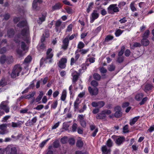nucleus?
Here are the masks:
<instances>
[{"label":"nucleus","instance_id":"obj_1","mask_svg":"<svg viewBox=\"0 0 154 154\" xmlns=\"http://www.w3.org/2000/svg\"><path fill=\"white\" fill-rule=\"evenodd\" d=\"M17 26L20 28L24 27V28L21 31L20 34H18L15 36L14 41L16 43H19L20 42V39L22 38L26 43H29L30 39L29 28L26 21L20 22Z\"/></svg>","mask_w":154,"mask_h":154},{"label":"nucleus","instance_id":"obj_2","mask_svg":"<svg viewBox=\"0 0 154 154\" xmlns=\"http://www.w3.org/2000/svg\"><path fill=\"white\" fill-rule=\"evenodd\" d=\"M22 69V67L20 65L17 64L15 65L10 75L11 77L12 78H15L19 76Z\"/></svg>","mask_w":154,"mask_h":154},{"label":"nucleus","instance_id":"obj_3","mask_svg":"<svg viewBox=\"0 0 154 154\" xmlns=\"http://www.w3.org/2000/svg\"><path fill=\"white\" fill-rule=\"evenodd\" d=\"M116 4H113L110 5L107 8L108 12L111 14H113L114 13L119 11V8L117 6Z\"/></svg>","mask_w":154,"mask_h":154},{"label":"nucleus","instance_id":"obj_4","mask_svg":"<svg viewBox=\"0 0 154 154\" xmlns=\"http://www.w3.org/2000/svg\"><path fill=\"white\" fill-rule=\"evenodd\" d=\"M8 102L7 101H2L0 104V109H2L5 112L8 113L9 112L10 108L8 106Z\"/></svg>","mask_w":154,"mask_h":154},{"label":"nucleus","instance_id":"obj_5","mask_svg":"<svg viewBox=\"0 0 154 154\" xmlns=\"http://www.w3.org/2000/svg\"><path fill=\"white\" fill-rule=\"evenodd\" d=\"M67 59L66 58H62L59 61L57 65L61 69H64L66 66Z\"/></svg>","mask_w":154,"mask_h":154},{"label":"nucleus","instance_id":"obj_6","mask_svg":"<svg viewBox=\"0 0 154 154\" xmlns=\"http://www.w3.org/2000/svg\"><path fill=\"white\" fill-rule=\"evenodd\" d=\"M115 112L114 114V116L117 118L121 117L122 115V113L121 112V109L120 106H117L114 109Z\"/></svg>","mask_w":154,"mask_h":154},{"label":"nucleus","instance_id":"obj_7","mask_svg":"<svg viewBox=\"0 0 154 154\" xmlns=\"http://www.w3.org/2000/svg\"><path fill=\"white\" fill-rule=\"evenodd\" d=\"M7 151H8L10 154H17V149L16 148L12 145H9L6 148Z\"/></svg>","mask_w":154,"mask_h":154},{"label":"nucleus","instance_id":"obj_8","mask_svg":"<svg viewBox=\"0 0 154 154\" xmlns=\"http://www.w3.org/2000/svg\"><path fill=\"white\" fill-rule=\"evenodd\" d=\"M52 51V49L51 48L48 49L46 52V59H49V62L51 63L52 62V60L51 59L53 56V54L52 53H51Z\"/></svg>","mask_w":154,"mask_h":154},{"label":"nucleus","instance_id":"obj_9","mask_svg":"<svg viewBox=\"0 0 154 154\" xmlns=\"http://www.w3.org/2000/svg\"><path fill=\"white\" fill-rule=\"evenodd\" d=\"M37 120L36 116L34 117L31 120H28L26 123L25 125L27 126H32L33 125Z\"/></svg>","mask_w":154,"mask_h":154},{"label":"nucleus","instance_id":"obj_10","mask_svg":"<svg viewBox=\"0 0 154 154\" xmlns=\"http://www.w3.org/2000/svg\"><path fill=\"white\" fill-rule=\"evenodd\" d=\"M63 44L62 46V48L64 50L67 49L69 45V40L68 37H66L63 41Z\"/></svg>","mask_w":154,"mask_h":154},{"label":"nucleus","instance_id":"obj_11","mask_svg":"<svg viewBox=\"0 0 154 154\" xmlns=\"http://www.w3.org/2000/svg\"><path fill=\"white\" fill-rule=\"evenodd\" d=\"M47 15V13L46 12L42 13L41 16L39 17L38 19L37 20L38 23L39 24H41L45 20Z\"/></svg>","mask_w":154,"mask_h":154},{"label":"nucleus","instance_id":"obj_12","mask_svg":"<svg viewBox=\"0 0 154 154\" xmlns=\"http://www.w3.org/2000/svg\"><path fill=\"white\" fill-rule=\"evenodd\" d=\"M88 90L90 93L92 95H96L98 93V89L97 88H92L91 87H89Z\"/></svg>","mask_w":154,"mask_h":154},{"label":"nucleus","instance_id":"obj_13","mask_svg":"<svg viewBox=\"0 0 154 154\" xmlns=\"http://www.w3.org/2000/svg\"><path fill=\"white\" fill-rule=\"evenodd\" d=\"M125 141V137L122 136H118V138L115 141V143L118 146L122 144Z\"/></svg>","mask_w":154,"mask_h":154},{"label":"nucleus","instance_id":"obj_14","mask_svg":"<svg viewBox=\"0 0 154 154\" xmlns=\"http://www.w3.org/2000/svg\"><path fill=\"white\" fill-rule=\"evenodd\" d=\"M79 74L77 72L75 71L72 73V82L73 83H75L78 80Z\"/></svg>","mask_w":154,"mask_h":154},{"label":"nucleus","instance_id":"obj_15","mask_svg":"<svg viewBox=\"0 0 154 154\" xmlns=\"http://www.w3.org/2000/svg\"><path fill=\"white\" fill-rule=\"evenodd\" d=\"M92 17L91 18L90 22L93 23L95 20L97 18L99 17V14L97 13V11L95 10H94L91 14Z\"/></svg>","mask_w":154,"mask_h":154},{"label":"nucleus","instance_id":"obj_16","mask_svg":"<svg viewBox=\"0 0 154 154\" xmlns=\"http://www.w3.org/2000/svg\"><path fill=\"white\" fill-rule=\"evenodd\" d=\"M7 124L5 123L0 125V129L2 131H0V134H4L6 133L5 130L7 127Z\"/></svg>","mask_w":154,"mask_h":154},{"label":"nucleus","instance_id":"obj_17","mask_svg":"<svg viewBox=\"0 0 154 154\" xmlns=\"http://www.w3.org/2000/svg\"><path fill=\"white\" fill-rule=\"evenodd\" d=\"M101 150L102 152V154H110V149H107L106 146H104L102 147Z\"/></svg>","mask_w":154,"mask_h":154},{"label":"nucleus","instance_id":"obj_18","mask_svg":"<svg viewBox=\"0 0 154 154\" xmlns=\"http://www.w3.org/2000/svg\"><path fill=\"white\" fill-rule=\"evenodd\" d=\"M106 115H105L103 110L101 112L98 114L97 116H96V119H104L106 118Z\"/></svg>","mask_w":154,"mask_h":154},{"label":"nucleus","instance_id":"obj_19","mask_svg":"<svg viewBox=\"0 0 154 154\" xmlns=\"http://www.w3.org/2000/svg\"><path fill=\"white\" fill-rule=\"evenodd\" d=\"M144 94L143 93H138L135 95L134 98L137 101H140L144 97Z\"/></svg>","mask_w":154,"mask_h":154},{"label":"nucleus","instance_id":"obj_20","mask_svg":"<svg viewBox=\"0 0 154 154\" xmlns=\"http://www.w3.org/2000/svg\"><path fill=\"white\" fill-rule=\"evenodd\" d=\"M37 48L39 51H42L45 48L46 46L44 43H40L38 45Z\"/></svg>","mask_w":154,"mask_h":154},{"label":"nucleus","instance_id":"obj_21","mask_svg":"<svg viewBox=\"0 0 154 154\" xmlns=\"http://www.w3.org/2000/svg\"><path fill=\"white\" fill-rule=\"evenodd\" d=\"M141 43L142 45L147 46L149 44V42L147 38H143L141 41Z\"/></svg>","mask_w":154,"mask_h":154},{"label":"nucleus","instance_id":"obj_22","mask_svg":"<svg viewBox=\"0 0 154 154\" xmlns=\"http://www.w3.org/2000/svg\"><path fill=\"white\" fill-rule=\"evenodd\" d=\"M14 34V31L13 29H9L7 31V35L9 38H11Z\"/></svg>","mask_w":154,"mask_h":154},{"label":"nucleus","instance_id":"obj_23","mask_svg":"<svg viewBox=\"0 0 154 154\" xmlns=\"http://www.w3.org/2000/svg\"><path fill=\"white\" fill-rule=\"evenodd\" d=\"M62 23L61 21L60 20L57 21L55 23V29L56 31L57 32L58 31H60V30L59 29V27L60 26Z\"/></svg>","mask_w":154,"mask_h":154},{"label":"nucleus","instance_id":"obj_24","mask_svg":"<svg viewBox=\"0 0 154 154\" xmlns=\"http://www.w3.org/2000/svg\"><path fill=\"white\" fill-rule=\"evenodd\" d=\"M153 87V86L151 84H147L145 85L144 91L146 92L147 91L151 90Z\"/></svg>","mask_w":154,"mask_h":154},{"label":"nucleus","instance_id":"obj_25","mask_svg":"<svg viewBox=\"0 0 154 154\" xmlns=\"http://www.w3.org/2000/svg\"><path fill=\"white\" fill-rule=\"evenodd\" d=\"M140 116H138L135 117L132 120H131L130 122V124L132 126L137 121L138 119L139 118Z\"/></svg>","mask_w":154,"mask_h":154},{"label":"nucleus","instance_id":"obj_26","mask_svg":"<svg viewBox=\"0 0 154 154\" xmlns=\"http://www.w3.org/2000/svg\"><path fill=\"white\" fill-rule=\"evenodd\" d=\"M135 2V1L132 2L130 5V7L131 10L133 12L136 11H137V9L134 6V4Z\"/></svg>","mask_w":154,"mask_h":154},{"label":"nucleus","instance_id":"obj_27","mask_svg":"<svg viewBox=\"0 0 154 154\" xmlns=\"http://www.w3.org/2000/svg\"><path fill=\"white\" fill-rule=\"evenodd\" d=\"M43 95L44 93L43 91H40V93L38 96L37 97L35 100L36 102H38L41 100Z\"/></svg>","mask_w":154,"mask_h":154},{"label":"nucleus","instance_id":"obj_28","mask_svg":"<svg viewBox=\"0 0 154 154\" xmlns=\"http://www.w3.org/2000/svg\"><path fill=\"white\" fill-rule=\"evenodd\" d=\"M116 68L115 65L111 64L109 65L108 67V70L110 72H112L113 71H114Z\"/></svg>","mask_w":154,"mask_h":154},{"label":"nucleus","instance_id":"obj_29","mask_svg":"<svg viewBox=\"0 0 154 154\" xmlns=\"http://www.w3.org/2000/svg\"><path fill=\"white\" fill-rule=\"evenodd\" d=\"M66 91L65 90L63 91L62 93L61 96V100L63 101H65L66 97Z\"/></svg>","mask_w":154,"mask_h":154},{"label":"nucleus","instance_id":"obj_30","mask_svg":"<svg viewBox=\"0 0 154 154\" xmlns=\"http://www.w3.org/2000/svg\"><path fill=\"white\" fill-rule=\"evenodd\" d=\"M93 76L95 79L98 81L100 80L101 78L100 75L97 73H94Z\"/></svg>","mask_w":154,"mask_h":154},{"label":"nucleus","instance_id":"obj_31","mask_svg":"<svg viewBox=\"0 0 154 154\" xmlns=\"http://www.w3.org/2000/svg\"><path fill=\"white\" fill-rule=\"evenodd\" d=\"M149 33V30H146L142 36L143 38H148Z\"/></svg>","mask_w":154,"mask_h":154},{"label":"nucleus","instance_id":"obj_32","mask_svg":"<svg viewBox=\"0 0 154 154\" xmlns=\"http://www.w3.org/2000/svg\"><path fill=\"white\" fill-rule=\"evenodd\" d=\"M21 124L19 122L15 123V122H13L11 123V126L14 128H17L20 127Z\"/></svg>","mask_w":154,"mask_h":154},{"label":"nucleus","instance_id":"obj_33","mask_svg":"<svg viewBox=\"0 0 154 154\" xmlns=\"http://www.w3.org/2000/svg\"><path fill=\"white\" fill-rule=\"evenodd\" d=\"M125 49V47L124 46H123L121 48V50L119 52L118 56H123L122 55L124 53Z\"/></svg>","mask_w":154,"mask_h":154},{"label":"nucleus","instance_id":"obj_34","mask_svg":"<svg viewBox=\"0 0 154 154\" xmlns=\"http://www.w3.org/2000/svg\"><path fill=\"white\" fill-rule=\"evenodd\" d=\"M0 16L1 17H4L3 20H8L10 17V15L8 13H6L3 15L1 14Z\"/></svg>","mask_w":154,"mask_h":154},{"label":"nucleus","instance_id":"obj_35","mask_svg":"<svg viewBox=\"0 0 154 154\" xmlns=\"http://www.w3.org/2000/svg\"><path fill=\"white\" fill-rule=\"evenodd\" d=\"M32 7L33 9L35 11H39L40 8L38 6V4L32 3Z\"/></svg>","mask_w":154,"mask_h":154},{"label":"nucleus","instance_id":"obj_36","mask_svg":"<svg viewBox=\"0 0 154 154\" xmlns=\"http://www.w3.org/2000/svg\"><path fill=\"white\" fill-rule=\"evenodd\" d=\"M48 59H46V58H42L41 59L40 62V66H42L44 63V62H45V63H46L47 62V60Z\"/></svg>","mask_w":154,"mask_h":154},{"label":"nucleus","instance_id":"obj_37","mask_svg":"<svg viewBox=\"0 0 154 154\" xmlns=\"http://www.w3.org/2000/svg\"><path fill=\"white\" fill-rule=\"evenodd\" d=\"M105 104V103L102 101H98L97 102V107L99 108H100L103 107Z\"/></svg>","mask_w":154,"mask_h":154},{"label":"nucleus","instance_id":"obj_38","mask_svg":"<svg viewBox=\"0 0 154 154\" xmlns=\"http://www.w3.org/2000/svg\"><path fill=\"white\" fill-rule=\"evenodd\" d=\"M124 56H118L116 61L119 63H122L124 61Z\"/></svg>","mask_w":154,"mask_h":154},{"label":"nucleus","instance_id":"obj_39","mask_svg":"<svg viewBox=\"0 0 154 154\" xmlns=\"http://www.w3.org/2000/svg\"><path fill=\"white\" fill-rule=\"evenodd\" d=\"M32 59V58L31 56H27V57L24 60L25 63H24L23 64H25V63H28L30 62L31 61Z\"/></svg>","mask_w":154,"mask_h":154},{"label":"nucleus","instance_id":"obj_40","mask_svg":"<svg viewBox=\"0 0 154 154\" xmlns=\"http://www.w3.org/2000/svg\"><path fill=\"white\" fill-rule=\"evenodd\" d=\"M76 145L77 147L81 148L82 147L83 143L81 140H78L77 141Z\"/></svg>","mask_w":154,"mask_h":154},{"label":"nucleus","instance_id":"obj_41","mask_svg":"<svg viewBox=\"0 0 154 154\" xmlns=\"http://www.w3.org/2000/svg\"><path fill=\"white\" fill-rule=\"evenodd\" d=\"M61 7V5L60 4L58 3L55 4L52 6V9L54 10H56L59 9Z\"/></svg>","mask_w":154,"mask_h":154},{"label":"nucleus","instance_id":"obj_42","mask_svg":"<svg viewBox=\"0 0 154 154\" xmlns=\"http://www.w3.org/2000/svg\"><path fill=\"white\" fill-rule=\"evenodd\" d=\"M94 4V3L93 2H91L89 3L88 8L86 10L87 13H89V12L92 8H93V5Z\"/></svg>","mask_w":154,"mask_h":154},{"label":"nucleus","instance_id":"obj_43","mask_svg":"<svg viewBox=\"0 0 154 154\" xmlns=\"http://www.w3.org/2000/svg\"><path fill=\"white\" fill-rule=\"evenodd\" d=\"M6 60V58L5 56H2L0 58V63L1 64H3L5 63Z\"/></svg>","mask_w":154,"mask_h":154},{"label":"nucleus","instance_id":"obj_44","mask_svg":"<svg viewBox=\"0 0 154 154\" xmlns=\"http://www.w3.org/2000/svg\"><path fill=\"white\" fill-rule=\"evenodd\" d=\"M112 142L110 139H109L106 142V145L109 147H110L112 146Z\"/></svg>","mask_w":154,"mask_h":154},{"label":"nucleus","instance_id":"obj_45","mask_svg":"<svg viewBox=\"0 0 154 154\" xmlns=\"http://www.w3.org/2000/svg\"><path fill=\"white\" fill-rule=\"evenodd\" d=\"M6 61L8 64H10L13 62V59L12 57H8L6 58Z\"/></svg>","mask_w":154,"mask_h":154},{"label":"nucleus","instance_id":"obj_46","mask_svg":"<svg viewBox=\"0 0 154 154\" xmlns=\"http://www.w3.org/2000/svg\"><path fill=\"white\" fill-rule=\"evenodd\" d=\"M7 83L4 79H2L0 81V86L3 87L6 85Z\"/></svg>","mask_w":154,"mask_h":154},{"label":"nucleus","instance_id":"obj_47","mask_svg":"<svg viewBox=\"0 0 154 154\" xmlns=\"http://www.w3.org/2000/svg\"><path fill=\"white\" fill-rule=\"evenodd\" d=\"M113 37L110 35H108L105 38V41L106 42H108L109 41L112 39Z\"/></svg>","mask_w":154,"mask_h":154},{"label":"nucleus","instance_id":"obj_48","mask_svg":"<svg viewBox=\"0 0 154 154\" xmlns=\"http://www.w3.org/2000/svg\"><path fill=\"white\" fill-rule=\"evenodd\" d=\"M85 46L84 44L82 42H79L78 45V48L81 49L83 48Z\"/></svg>","mask_w":154,"mask_h":154},{"label":"nucleus","instance_id":"obj_49","mask_svg":"<svg viewBox=\"0 0 154 154\" xmlns=\"http://www.w3.org/2000/svg\"><path fill=\"white\" fill-rule=\"evenodd\" d=\"M58 104V102L57 100L55 101L51 105V108H53V109H55Z\"/></svg>","mask_w":154,"mask_h":154},{"label":"nucleus","instance_id":"obj_50","mask_svg":"<svg viewBox=\"0 0 154 154\" xmlns=\"http://www.w3.org/2000/svg\"><path fill=\"white\" fill-rule=\"evenodd\" d=\"M21 48L23 51H25L27 49L26 45L25 42H21Z\"/></svg>","mask_w":154,"mask_h":154},{"label":"nucleus","instance_id":"obj_51","mask_svg":"<svg viewBox=\"0 0 154 154\" xmlns=\"http://www.w3.org/2000/svg\"><path fill=\"white\" fill-rule=\"evenodd\" d=\"M77 127V125L76 123H74L72 126V132H75L76 130V129Z\"/></svg>","mask_w":154,"mask_h":154},{"label":"nucleus","instance_id":"obj_52","mask_svg":"<svg viewBox=\"0 0 154 154\" xmlns=\"http://www.w3.org/2000/svg\"><path fill=\"white\" fill-rule=\"evenodd\" d=\"M91 84L92 86L94 87V88H96V87L98 85V82L95 80L92 81L91 83Z\"/></svg>","mask_w":154,"mask_h":154},{"label":"nucleus","instance_id":"obj_53","mask_svg":"<svg viewBox=\"0 0 154 154\" xmlns=\"http://www.w3.org/2000/svg\"><path fill=\"white\" fill-rule=\"evenodd\" d=\"M53 146L55 148H58L59 146V141L58 140H55L53 143Z\"/></svg>","mask_w":154,"mask_h":154},{"label":"nucleus","instance_id":"obj_54","mask_svg":"<svg viewBox=\"0 0 154 154\" xmlns=\"http://www.w3.org/2000/svg\"><path fill=\"white\" fill-rule=\"evenodd\" d=\"M99 70L101 73H106L107 72L106 69L103 67H102L100 68V69Z\"/></svg>","mask_w":154,"mask_h":154},{"label":"nucleus","instance_id":"obj_55","mask_svg":"<svg viewBox=\"0 0 154 154\" xmlns=\"http://www.w3.org/2000/svg\"><path fill=\"white\" fill-rule=\"evenodd\" d=\"M69 126V123L67 122H65L63 123V128L65 129H67Z\"/></svg>","mask_w":154,"mask_h":154},{"label":"nucleus","instance_id":"obj_56","mask_svg":"<svg viewBox=\"0 0 154 154\" xmlns=\"http://www.w3.org/2000/svg\"><path fill=\"white\" fill-rule=\"evenodd\" d=\"M123 131L124 133H127L129 132L128 125H126L124 126L123 128Z\"/></svg>","mask_w":154,"mask_h":154},{"label":"nucleus","instance_id":"obj_57","mask_svg":"<svg viewBox=\"0 0 154 154\" xmlns=\"http://www.w3.org/2000/svg\"><path fill=\"white\" fill-rule=\"evenodd\" d=\"M122 32V31L120 29H119L116 31L115 32V35L116 36H119Z\"/></svg>","mask_w":154,"mask_h":154},{"label":"nucleus","instance_id":"obj_58","mask_svg":"<svg viewBox=\"0 0 154 154\" xmlns=\"http://www.w3.org/2000/svg\"><path fill=\"white\" fill-rule=\"evenodd\" d=\"M148 100V98L147 97H146L144 98H143L142 99L141 101L140 102L139 104L141 105L145 103V102L147 100Z\"/></svg>","mask_w":154,"mask_h":154},{"label":"nucleus","instance_id":"obj_59","mask_svg":"<svg viewBox=\"0 0 154 154\" xmlns=\"http://www.w3.org/2000/svg\"><path fill=\"white\" fill-rule=\"evenodd\" d=\"M35 92H32L31 94L28 95L27 96H26L25 97V99H29L34 96V95L35 94Z\"/></svg>","mask_w":154,"mask_h":154},{"label":"nucleus","instance_id":"obj_60","mask_svg":"<svg viewBox=\"0 0 154 154\" xmlns=\"http://www.w3.org/2000/svg\"><path fill=\"white\" fill-rule=\"evenodd\" d=\"M89 51V50L88 49H83L79 50V52H81V54L83 55L86 54Z\"/></svg>","mask_w":154,"mask_h":154},{"label":"nucleus","instance_id":"obj_61","mask_svg":"<svg viewBox=\"0 0 154 154\" xmlns=\"http://www.w3.org/2000/svg\"><path fill=\"white\" fill-rule=\"evenodd\" d=\"M11 117L10 116H5L2 119V122H6L7 120H8Z\"/></svg>","mask_w":154,"mask_h":154},{"label":"nucleus","instance_id":"obj_62","mask_svg":"<svg viewBox=\"0 0 154 154\" xmlns=\"http://www.w3.org/2000/svg\"><path fill=\"white\" fill-rule=\"evenodd\" d=\"M131 53L130 50L129 49H127L125 52V55L127 57H129Z\"/></svg>","mask_w":154,"mask_h":154},{"label":"nucleus","instance_id":"obj_63","mask_svg":"<svg viewBox=\"0 0 154 154\" xmlns=\"http://www.w3.org/2000/svg\"><path fill=\"white\" fill-rule=\"evenodd\" d=\"M69 142L70 145H72L75 144V140L74 139L71 138L69 139Z\"/></svg>","mask_w":154,"mask_h":154},{"label":"nucleus","instance_id":"obj_64","mask_svg":"<svg viewBox=\"0 0 154 154\" xmlns=\"http://www.w3.org/2000/svg\"><path fill=\"white\" fill-rule=\"evenodd\" d=\"M67 138L65 137H64L60 140L61 142L63 144H65L67 142Z\"/></svg>","mask_w":154,"mask_h":154}]
</instances>
